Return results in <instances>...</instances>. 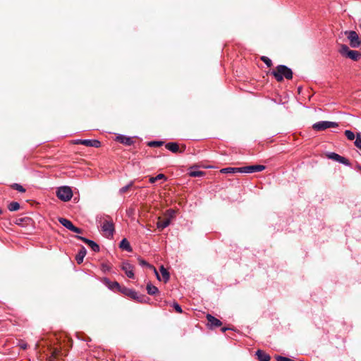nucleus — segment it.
I'll return each instance as SVG.
<instances>
[{"mask_svg":"<svg viewBox=\"0 0 361 361\" xmlns=\"http://www.w3.org/2000/svg\"><path fill=\"white\" fill-rule=\"evenodd\" d=\"M271 74L278 82H281L283 78L290 80L293 78V71L290 68L284 65H279L276 67Z\"/></svg>","mask_w":361,"mask_h":361,"instance_id":"1","label":"nucleus"},{"mask_svg":"<svg viewBox=\"0 0 361 361\" xmlns=\"http://www.w3.org/2000/svg\"><path fill=\"white\" fill-rule=\"evenodd\" d=\"M56 196L61 201L68 202L73 197V191L68 186L59 187L56 190Z\"/></svg>","mask_w":361,"mask_h":361,"instance_id":"2","label":"nucleus"},{"mask_svg":"<svg viewBox=\"0 0 361 361\" xmlns=\"http://www.w3.org/2000/svg\"><path fill=\"white\" fill-rule=\"evenodd\" d=\"M345 34L347 35L352 47L357 48L360 46L361 37H359L355 31H346Z\"/></svg>","mask_w":361,"mask_h":361,"instance_id":"3","label":"nucleus"},{"mask_svg":"<svg viewBox=\"0 0 361 361\" xmlns=\"http://www.w3.org/2000/svg\"><path fill=\"white\" fill-rule=\"evenodd\" d=\"M338 126V124L336 122L323 121L314 123L312 128L315 130L322 131L327 128H336Z\"/></svg>","mask_w":361,"mask_h":361,"instance_id":"4","label":"nucleus"},{"mask_svg":"<svg viewBox=\"0 0 361 361\" xmlns=\"http://www.w3.org/2000/svg\"><path fill=\"white\" fill-rule=\"evenodd\" d=\"M102 230L106 236H112L114 232V225L113 221L104 220L102 225Z\"/></svg>","mask_w":361,"mask_h":361,"instance_id":"5","label":"nucleus"},{"mask_svg":"<svg viewBox=\"0 0 361 361\" xmlns=\"http://www.w3.org/2000/svg\"><path fill=\"white\" fill-rule=\"evenodd\" d=\"M59 221L60 222L61 224H62L64 227H66V228H68V230L74 232V233H80L82 232L81 229L75 226L72 222L67 219H65V218H60L59 219Z\"/></svg>","mask_w":361,"mask_h":361,"instance_id":"6","label":"nucleus"},{"mask_svg":"<svg viewBox=\"0 0 361 361\" xmlns=\"http://www.w3.org/2000/svg\"><path fill=\"white\" fill-rule=\"evenodd\" d=\"M242 173H251L254 172L262 171L265 169L264 165H252L248 166L241 167Z\"/></svg>","mask_w":361,"mask_h":361,"instance_id":"7","label":"nucleus"},{"mask_svg":"<svg viewBox=\"0 0 361 361\" xmlns=\"http://www.w3.org/2000/svg\"><path fill=\"white\" fill-rule=\"evenodd\" d=\"M121 269L128 278H134V267L132 264L127 262H124L122 263Z\"/></svg>","mask_w":361,"mask_h":361,"instance_id":"8","label":"nucleus"},{"mask_svg":"<svg viewBox=\"0 0 361 361\" xmlns=\"http://www.w3.org/2000/svg\"><path fill=\"white\" fill-rule=\"evenodd\" d=\"M166 148L173 152V153H177V152H183L185 149V146H183V149H180V147H179V145L176 143V142H168L167 144H166L165 145Z\"/></svg>","mask_w":361,"mask_h":361,"instance_id":"9","label":"nucleus"},{"mask_svg":"<svg viewBox=\"0 0 361 361\" xmlns=\"http://www.w3.org/2000/svg\"><path fill=\"white\" fill-rule=\"evenodd\" d=\"M78 238L82 240L84 243H85L88 246L94 251V252H99V245L94 241L87 239L85 238L78 236Z\"/></svg>","mask_w":361,"mask_h":361,"instance_id":"10","label":"nucleus"},{"mask_svg":"<svg viewBox=\"0 0 361 361\" xmlns=\"http://www.w3.org/2000/svg\"><path fill=\"white\" fill-rule=\"evenodd\" d=\"M119 291H121L124 295L130 297V298H133L136 300H138L137 293L133 290L127 288L126 287H123V288L121 287V289L119 290Z\"/></svg>","mask_w":361,"mask_h":361,"instance_id":"11","label":"nucleus"},{"mask_svg":"<svg viewBox=\"0 0 361 361\" xmlns=\"http://www.w3.org/2000/svg\"><path fill=\"white\" fill-rule=\"evenodd\" d=\"M102 281L111 290L118 289L119 290L121 289L119 283L116 281H111L107 278L102 279Z\"/></svg>","mask_w":361,"mask_h":361,"instance_id":"12","label":"nucleus"},{"mask_svg":"<svg viewBox=\"0 0 361 361\" xmlns=\"http://www.w3.org/2000/svg\"><path fill=\"white\" fill-rule=\"evenodd\" d=\"M116 140L118 142H119L125 145H127V146H130L131 145L133 144V140L132 137H126V136L122 135H118L116 137Z\"/></svg>","mask_w":361,"mask_h":361,"instance_id":"13","label":"nucleus"},{"mask_svg":"<svg viewBox=\"0 0 361 361\" xmlns=\"http://www.w3.org/2000/svg\"><path fill=\"white\" fill-rule=\"evenodd\" d=\"M207 319L211 326L218 327L221 326V322L211 314L207 315Z\"/></svg>","mask_w":361,"mask_h":361,"instance_id":"14","label":"nucleus"},{"mask_svg":"<svg viewBox=\"0 0 361 361\" xmlns=\"http://www.w3.org/2000/svg\"><path fill=\"white\" fill-rule=\"evenodd\" d=\"M82 145H85L86 147H93L98 148L100 147L101 143L97 140H83Z\"/></svg>","mask_w":361,"mask_h":361,"instance_id":"15","label":"nucleus"},{"mask_svg":"<svg viewBox=\"0 0 361 361\" xmlns=\"http://www.w3.org/2000/svg\"><path fill=\"white\" fill-rule=\"evenodd\" d=\"M221 173H242L241 167L235 168V167H227L224 168L220 170Z\"/></svg>","mask_w":361,"mask_h":361,"instance_id":"16","label":"nucleus"},{"mask_svg":"<svg viewBox=\"0 0 361 361\" xmlns=\"http://www.w3.org/2000/svg\"><path fill=\"white\" fill-rule=\"evenodd\" d=\"M138 262L141 266H146V267H149V269H152L154 271V274H156L157 279L161 280L160 276L158 274V272L154 267L148 264L146 261H145L144 259H140V258L138 259Z\"/></svg>","mask_w":361,"mask_h":361,"instance_id":"17","label":"nucleus"},{"mask_svg":"<svg viewBox=\"0 0 361 361\" xmlns=\"http://www.w3.org/2000/svg\"><path fill=\"white\" fill-rule=\"evenodd\" d=\"M256 355L257 356L259 361H269L271 359L268 354L261 350H258L256 352Z\"/></svg>","mask_w":361,"mask_h":361,"instance_id":"18","label":"nucleus"},{"mask_svg":"<svg viewBox=\"0 0 361 361\" xmlns=\"http://www.w3.org/2000/svg\"><path fill=\"white\" fill-rule=\"evenodd\" d=\"M86 250L84 247H82L77 254L75 257V260L78 264H81L83 262V259L86 255Z\"/></svg>","mask_w":361,"mask_h":361,"instance_id":"19","label":"nucleus"},{"mask_svg":"<svg viewBox=\"0 0 361 361\" xmlns=\"http://www.w3.org/2000/svg\"><path fill=\"white\" fill-rule=\"evenodd\" d=\"M347 57L356 61L361 58V53L358 51L350 50L348 51Z\"/></svg>","mask_w":361,"mask_h":361,"instance_id":"20","label":"nucleus"},{"mask_svg":"<svg viewBox=\"0 0 361 361\" xmlns=\"http://www.w3.org/2000/svg\"><path fill=\"white\" fill-rule=\"evenodd\" d=\"M170 224V219H161V217L158 219V221L157 223V226L158 228L164 229L166 228Z\"/></svg>","mask_w":361,"mask_h":361,"instance_id":"21","label":"nucleus"},{"mask_svg":"<svg viewBox=\"0 0 361 361\" xmlns=\"http://www.w3.org/2000/svg\"><path fill=\"white\" fill-rule=\"evenodd\" d=\"M119 247L122 250H126L128 252H131L132 251V248H131V246L130 245V243L128 241V240L126 238H123L121 241Z\"/></svg>","mask_w":361,"mask_h":361,"instance_id":"22","label":"nucleus"},{"mask_svg":"<svg viewBox=\"0 0 361 361\" xmlns=\"http://www.w3.org/2000/svg\"><path fill=\"white\" fill-rule=\"evenodd\" d=\"M188 175L190 177H202L205 175V172L202 171L193 170V167H191L190 170L188 173Z\"/></svg>","mask_w":361,"mask_h":361,"instance_id":"23","label":"nucleus"},{"mask_svg":"<svg viewBox=\"0 0 361 361\" xmlns=\"http://www.w3.org/2000/svg\"><path fill=\"white\" fill-rule=\"evenodd\" d=\"M160 272H161V274L164 281L167 282L170 278L169 271L164 267V266H161L160 267Z\"/></svg>","mask_w":361,"mask_h":361,"instance_id":"24","label":"nucleus"},{"mask_svg":"<svg viewBox=\"0 0 361 361\" xmlns=\"http://www.w3.org/2000/svg\"><path fill=\"white\" fill-rule=\"evenodd\" d=\"M147 291L149 295H155L157 293H158V288L153 286L152 283H148L147 285Z\"/></svg>","mask_w":361,"mask_h":361,"instance_id":"25","label":"nucleus"},{"mask_svg":"<svg viewBox=\"0 0 361 361\" xmlns=\"http://www.w3.org/2000/svg\"><path fill=\"white\" fill-rule=\"evenodd\" d=\"M166 180V178L164 174L163 173H159L158 174L157 176L155 177H150L149 178V182L151 183H154L157 180Z\"/></svg>","mask_w":361,"mask_h":361,"instance_id":"26","label":"nucleus"},{"mask_svg":"<svg viewBox=\"0 0 361 361\" xmlns=\"http://www.w3.org/2000/svg\"><path fill=\"white\" fill-rule=\"evenodd\" d=\"M350 49L349 47L345 44L341 45V48L339 49V52L341 55L347 57L348 51H350Z\"/></svg>","mask_w":361,"mask_h":361,"instance_id":"27","label":"nucleus"},{"mask_svg":"<svg viewBox=\"0 0 361 361\" xmlns=\"http://www.w3.org/2000/svg\"><path fill=\"white\" fill-rule=\"evenodd\" d=\"M8 209L11 212L17 211L20 209V204L17 202H12L8 204Z\"/></svg>","mask_w":361,"mask_h":361,"instance_id":"28","label":"nucleus"},{"mask_svg":"<svg viewBox=\"0 0 361 361\" xmlns=\"http://www.w3.org/2000/svg\"><path fill=\"white\" fill-rule=\"evenodd\" d=\"M341 157L339 154L335 152H330L327 154V157L330 159L339 162Z\"/></svg>","mask_w":361,"mask_h":361,"instance_id":"29","label":"nucleus"},{"mask_svg":"<svg viewBox=\"0 0 361 361\" xmlns=\"http://www.w3.org/2000/svg\"><path fill=\"white\" fill-rule=\"evenodd\" d=\"M133 185V181L130 182V183H129V184H128L127 185H126V186H124V187L121 188L119 190V193H120L121 195H123V194H124V193L127 192L129 190V189H130Z\"/></svg>","mask_w":361,"mask_h":361,"instance_id":"30","label":"nucleus"},{"mask_svg":"<svg viewBox=\"0 0 361 361\" xmlns=\"http://www.w3.org/2000/svg\"><path fill=\"white\" fill-rule=\"evenodd\" d=\"M11 188L14 190H18V192H25V189L22 185H20V184H18V183H13L11 185Z\"/></svg>","mask_w":361,"mask_h":361,"instance_id":"31","label":"nucleus"},{"mask_svg":"<svg viewBox=\"0 0 361 361\" xmlns=\"http://www.w3.org/2000/svg\"><path fill=\"white\" fill-rule=\"evenodd\" d=\"M355 145L361 150V134L357 133Z\"/></svg>","mask_w":361,"mask_h":361,"instance_id":"32","label":"nucleus"},{"mask_svg":"<svg viewBox=\"0 0 361 361\" xmlns=\"http://www.w3.org/2000/svg\"><path fill=\"white\" fill-rule=\"evenodd\" d=\"M261 60L268 66V67H271L272 66V61L271 60L267 57V56H262L261 57Z\"/></svg>","mask_w":361,"mask_h":361,"instance_id":"33","label":"nucleus"},{"mask_svg":"<svg viewBox=\"0 0 361 361\" xmlns=\"http://www.w3.org/2000/svg\"><path fill=\"white\" fill-rule=\"evenodd\" d=\"M345 135L349 140H353L355 139V134L353 132L349 130L345 131Z\"/></svg>","mask_w":361,"mask_h":361,"instance_id":"34","label":"nucleus"},{"mask_svg":"<svg viewBox=\"0 0 361 361\" xmlns=\"http://www.w3.org/2000/svg\"><path fill=\"white\" fill-rule=\"evenodd\" d=\"M173 308H174V310H176V312H178V313H182L183 312L181 307L178 303L174 302L173 304Z\"/></svg>","mask_w":361,"mask_h":361,"instance_id":"35","label":"nucleus"},{"mask_svg":"<svg viewBox=\"0 0 361 361\" xmlns=\"http://www.w3.org/2000/svg\"><path fill=\"white\" fill-rule=\"evenodd\" d=\"M162 145V142L159 141H152L149 143V145L151 147H159Z\"/></svg>","mask_w":361,"mask_h":361,"instance_id":"36","label":"nucleus"},{"mask_svg":"<svg viewBox=\"0 0 361 361\" xmlns=\"http://www.w3.org/2000/svg\"><path fill=\"white\" fill-rule=\"evenodd\" d=\"M339 163H341V164H344L345 166H349L350 165L349 161L346 158H345L343 157H341Z\"/></svg>","mask_w":361,"mask_h":361,"instance_id":"37","label":"nucleus"},{"mask_svg":"<svg viewBox=\"0 0 361 361\" xmlns=\"http://www.w3.org/2000/svg\"><path fill=\"white\" fill-rule=\"evenodd\" d=\"M111 269V266L109 264H102V270L104 272L109 271Z\"/></svg>","mask_w":361,"mask_h":361,"instance_id":"38","label":"nucleus"},{"mask_svg":"<svg viewBox=\"0 0 361 361\" xmlns=\"http://www.w3.org/2000/svg\"><path fill=\"white\" fill-rule=\"evenodd\" d=\"M276 359L277 361H293L288 357H283V356H280V355L277 356L276 357Z\"/></svg>","mask_w":361,"mask_h":361,"instance_id":"39","label":"nucleus"},{"mask_svg":"<svg viewBox=\"0 0 361 361\" xmlns=\"http://www.w3.org/2000/svg\"><path fill=\"white\" fill-rule=\"evenodd\" d=\"M83 140H81V139H79V140H76L73 142L74 144L75 145H82V142Z\"/></svg>","mask_w":361,"mask_h":361,"instance_id":"40","label":"nucleus"},{"mask_svg":"<svg viewBox=\"0 0 361 361\" xmlns=\"http://www.w3.org/2000/svg\"><path fill=\"white\" fill-rule=\"evenodd\" d=\"M227 329H228L227 328L224 327V328L221 329V331L223 332H225Z\"/></svg>","mask_w":361,"mask_h":361,"instance_id":"41","label":"nucleus"},{"mask_svg":"<svg viewBox=\"0 0 361 361\" xmlns=\"http://www.w3.org/2000/svg\"><path fill=\"white\" fill-rule=\"evenodd\" d=\"M26 347H27V345H22V348H23V349H25V348H26Z\"/></svg>","mask_w":361,"mask_h":361,"instance_id":"42","label":"nucleus"},{"mask_svg":"<svg viewBox=\"0 0 361 361\" xmlns=\"http://www.w3.org/2000/svg\"><path fill=\"white\" fill-rule=\"evenodd\" d=\"M169 212H170V214H172L173 213V210H169Z\"/></svg>","mask_w":361,"mask_h":361,"instance_id":"43","label":"nucleus"},{"mask_svg":"<svg viewBox=\"0 0 361 361\" xmlns=\"http://www.w3.org/2000/svg\"><path fill=\"white\" fill-rule=\"evenodd\" d=\"M357 169H358L360 171H361V166H360V165H359V166H357Z\"/></svg>","mask_w":361,"mask_h":361,"instance_id":"44","label":"nucleus"},{"mask_svg":"<svg viewBox=\"0 0 361 361\" xmlns=\"http://www.w3.org/2000/svg\"><path fill=\"white\" fill-rule=\"evenodd\" d=\"M2 212H3L2 210L0 209V214H1Z\"/></svg>","mask_w":361,"mask_h":361,"instance_id":"45","label":"nucleus"}]
</instances>
